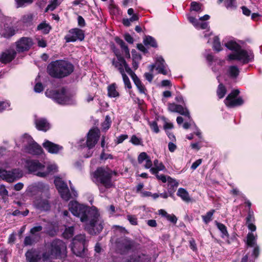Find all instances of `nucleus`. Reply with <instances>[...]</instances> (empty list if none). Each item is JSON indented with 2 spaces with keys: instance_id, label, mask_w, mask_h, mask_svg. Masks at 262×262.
I'll return each instance as SVG.
<instances>
[{
  "instance_id": "nucleus-28",
  "label": "nucleus",
  "mask_w": 262,
  "mask_h": 262,
  "mask_svg": "<svg viewBox=\"0 0 262 262\" xmlns=\"http://www.w3.org/2000/svg\"><path fill=\"white\" fill-rule=\"evenodd\" d=\"M31 191H38L40 192H43L45 191H47L49 190V186L41 182H37L34 183L31 186Z\"/></svg>"
},
{
  "instance_id": "nucleus-49",
  "label": "nucleus",
  "mask_w": 262,
  "mask_h": 262,
  "mask_svg": "<svg viewBox=\"0 0 262 262\" xmlns=\"http://www.w3.org/2000/svg\"><path fill=\"white\" fill-rule=\"evenodd\" d=\"M127 74H128L133 79L135 84H138L139 82H141L139 78L138 77L137 75L134 72L132 71L131 69V71H129Z\"/></svg>"
},
{
  "instance_id": "nucleus-16",
  "label": "nucleus",
  "mask_w": 262,
  "mask_h": 262,
  "mask_svg": "<svg viewBox=\"0 0 262 262\" xmlns=\"http://www.w3.org/2000/svg\"><path fill=\"white\" fill-rule=\"evenodd\" d=\"M16 51L19 52H23L28 51L33 45L31 38L23 37L16 42Z\"/></svg>"
},
{
  "instance_id": "nucleus-51",
  "label": "nucleus",
  "mask_w": 262,
  "mask_h": 262,
  "mask_svg": "<svg viewBox=\"0 0 262 262\" xmlns=\"http://www.w3.org/2000/svg\"><path fill=\"white\" fill-rule=\"evenodd\" d=\"M190 9L191 11L198 12L201 9V5L197 2H192L191 3Z\"/></svg>"
},
{
  "instance_id": "nucleus-64",
  "label": "nucleus",
  "mask_w": 262,
  "mask_h": 262,
  "mask_svg": "<svg viewBox=\"0 0 262 262\" xmlns=\"http://www.w3.org/2000/svg\"><path fill=\"white\" fill-rule=\"evenodd\" d=\"M202 162V160L201 159L197 160L192 163L191 166V169H192L193 170L196 169L198 168V167L201 165Z\"/></svg>"
},
{
  "instance_id": "nucleus-63",
  "label": "nucleus",
  "mask_w": 262,
  "mask_h": 262,
  "mask_svg": "<svg viewBox=\"0 0 262 262\" xmlns=\"http://www.w3.org/2000/svg\"><path fill=\"white\" fill-rule=\"evenodd\" d=\"M166 218L167 220L173 224H176L177 222V218L174 214H168Z\"/></svg>"
},
{
  "instance_id": "nucleus-15",
  "label": "nucleus",
  "mask_w": 262,
  "mask_h": 262,
  "mask_svg": "<svg viewBox=\"0 0 262 262\" xmlns=\"http://www.w3.org/2000/svg\"><path fill=\"white\" fill-rule=\"evenodd\" d=\"M100 138V130L97 128L90 129L87 134L86 147L89 149L94 148Z\"/></svg>"
},
{
  "instance_id": "nucleus-19",
  "label": "nucleus",
  "mask_w": 262,
  "mask_h": 262,
  "mask_svg": "<svg viewBox=\"0 0 262 262\" xmlns=\"http://www.w3.org/2000/svg\"><path fill=\"white\" fill-rule=\"evenodd\" d=\"M150 257L143 253H137L134 254L129 258H123L121 262H149Z\"/></svg>"
},
{
  "instance_id": "nucleus-18",
  "label": "nucleus",
  "mask_w": 262,
  "mask_h": 262,
  "mask_svg": "<svg viewBox=\"0 0 262 262\" xmlns=\"http://www.w3.org/2000/svg\"><path fill=\"white\" fill-rule=\"evenodd\" d=\"M84 34L81 29L75 28L69 31V34L65 37L66 42H74L77 40H82L84 39Z\"/></svg>"
},
{
  "instance_id": "nucleus-52",
  "label": "nucleus",
  "mask_w": 262,
  "mask_h": 262,
  "mask_svg": "<svg viewBox=\"0 0 262 262\" xmlns=\"http://www.w3.org/2000/svg\"><path fill=\"white\" fill-rule=\"evenodd\" d=\"M139 90L140 93L144 94L145 95H146V89L145 87V86L142 84V82H139L138 84H135Z\"/></svg>"
},
{
  "instance_id": "nucleus-13",
  "label": "nucleus",
  "mask_w": 262,
  "mask_h": 262,
  "mask_svg": "<svg viewBox=\"0 0 262 262\" xmlns=\"http://www.w3.org/2000/svg\"><path fill=\"white\" fill-rule=\"evenodd\" d=\"M239 91L238 90H233L224 100L225 104L229 107H234L242 105L244 100L241 97L237 98Z\"/></svg>"
},
{
  "instance_id": "nucleus-17",
  "label": "nucleus",
  "mask_w": 262,
  "mask_h": 262,
  "mask_svg": "<svg viewBox=\"0 0 262 262\" xmlns=\"http://www.w3.org/2000/svg\"><path fill=\"white\" fill-rule=\"evenodd\" d=\"M151 71L156 68L159 73L166 75L168 74L169 70L167 68V65L162 56H158L156 59L155 64L150 65Z\"/></svg>"
},
{
  "instance_id": "nucleus-60",
  "label": "nucleus",
  "mask_w": 262,
  "mask_h": 262,
  "mask_svg": "<svg viewBox=\"0 0 262 262\" xmlns=\"http://www.w3.org/2000/svg\"><path fill=\"white\" fill-rule=\"evenodd\" d=\"M127 220L129 223L133 225H137V219L134 215H128L127 216Z\"/></svg>"
},
{
  "instance_id": "nucleus-57",
  "label": "nucleus",
  "mask_w": 262,
  "mask_h": 262,
  "mask_svg": "<svg viewBox=\"0 0 262 262\" xmlns=\"http://www.w3.org/2000/svg\"><path fill=\"white\" fill-rule=\"evenodd\" d=\"M153 174H155L157 178V179L161 181H162L163 183H166L168 179V176H166L164 174H159V172H158L156 173H152Z\"/></svg>"
},
{
  "instance_id": "nucleus-9",
  "label": "nucleus",
  "mask_w": 262,
  "mask_h": 262,
  "mask_svg": "<svg viewBox=\"0 0 262 262\" xmlns=\"http://www.w3.org/2000/svg\"><path fill=\"white\" fill-rule=\"evenodd\" d=\"M66 246L64 243L59 239H55L50 244L48 252L42 254L43 260L50 258H57L60 256L62 250L64 249Z\"/></svg>"
},
{
  "instance_id": "nucleus-44",
  "label": "nucleus",
  "mask_w": 262,
  "mask_h": 262,
  "mask_svg": "<svg viewBox=\"0 0 262 262\" xmlns=\"http://www.w3.org/2000/svg\"><path fill=\"white\" fill-rule=\"evenodd\" d=\"M213 48L217 52H220L222 50L219 38L217 36H215L213 38Z\"/></svg>"
},
{
  "instance_id": "nucleus-4",
  "label": "nucleus",
  "mask_w": 262,
  "mask_h": 262,
  "mask_svg": "<svg viewBox=\"0 0 262 262\" xmlns=\"http://www.w3.org/2000/svg\"><path fill=\"white\" fill-rule=\"evenodd\" d=\"M45 94L59 104L69 105L75 103L74 94L65 88L57 90H47Z\"/></svg>"
},
{
  "instance_id": "nucleus-45",
  "label": "nucleus",
  "mask_w": 262,
  "mask_h": 262,
  "mask_svg": "<svg viewBox=\"0 0 262 262\" xmlns=\"http://www.w3.org/2000/svg\"><path fill=\"white\" fill-rule=\"evenodd\" d=\"M57 171V166L56 164H50L42 172H47V176L50 173H54Z\"/></svg>"
},
{
  "instance_id": "nucleus-35",
  "label": "nucleus",
  "mask_w": 262,
  "mask_h": 262,
  "mask_svg": "<svg viewBox=\"0 0 262 262\" xmlns=\"http://www.w3.org/2000/svg\"><path fill=\"white\" fill-rule=\"evenodd\" d=\"M145 46H150L151 47H157V42L154 38L151 36H146L143 40Z\"/></svg>"
},
{
  "instance_id": "nucleus-33",
  "label": "nucleus",
  "mask_w": 262,
  "mask_h": 262,
  "mask_svg": "<svg viewBox=\"0 0 262 262\" xmlns=\"http://www.w3.org/2000/svg\"><path fill=\"white\" fill-rule=\"evenodd\" d=\"M228 75L232 78H236L239 73V71L237 66H231L228 68Z\"/></svg>"
},
{
  "instance_id": "nucleus-30",
  "label": "nucleus",
  "mask_w": 262,
  "mask_h": 262,
  "mask_svg": "<svg viewBox=\"0 0 262 262\" xmlns=\"http://www.w3.org/2000/svg\"><path fill=\"white\" fill-rule=\"evenodd\" d=\"M116 42L119 45L124 52V56L126 58H130L129 50L128 47L125 45L124 41L118 37L115 38Z\"/></svg>"
},
{
  "instance_id": "nucleus-56",
  "label": "nucleus",
  "mask_w": 262,
  "mask_h": 262,
  "mask_svg": "<svg viewBox=\"0 0 262 262\" xmlns=\"http://www.w3.org/2000/svg\"><path fill=\"white\" fill-rule=\"evenodd\" d=\"M42 229V227L40 225H37L33 228H32L30 230V233L33 235H35L37 232H40Z\"/></svg>"
},
{
  "instance_id": "nucleus-7",
  "label": "nucleus",
  "mask_w": 262,
  "mask_h": 262,
  "mask_svg": "<svg viewBox=\"0 0 262 262\" xmlns=\"http://www.w3.org/2000/svg\"><path fill=\"white\" fill-rule=\"evenodd\" d=\"M73 254L77 256L84 257L86 256L88 249L84 234H79L74 237L70 245Z\"/></svg>"
},
{
  "instance_id": "nucleus-37",
  "label": "nucleus",
  "mask_w": 262,
  "mask_h": 262,
  "mask_svg": "<svg viewBox=\"0 0 262 262\" xmlns=\"http://www.w3.org/2000/svg\"><path fill=\"white\" fill-rule=\"evenodd\" d=\"M215 224L219 230L221 232L222 234L221 236L222 238H224L225 236H229V234L227 230V228L223 224L218 223L217 222L215 221Z\"/></svg>"
},
{
  "instance_id": "nucleus-21",
  "label": "nucleus",
  "mask_w": 262,
  "mask_h": 262,
  "mask_svg": "<svg viewBox=\"0 0 262 262\" xmlns=\"http://www.w3.org/2000/svg\"><path fill=\"white\" fill-rule=\"evenodd\" d=\"M168 109L170 112L178 113L182 115L187 117L190 118V113L186 107H184L181 105L176 104L174 103L168 104Z\"/></svg>"
},
{
  "instance_id": "nucleus-1",
  "label": "nucleus",
  "mask_w": 262,
  "mask_h": 262,
  "mask_svg": "<svg viewBox=\"0 0 262 262\" xmlns=\"http://www.w3.org/2000/svg\"><path fill=\"white\" fill-rule=\"evenodd\" d=\"M69 210L75 216L80 218L82 222H86L85 228L93 234L100 232L103 228V222L100 218L97 209L80 204L76 201H71L69 204Z\"/></svg>"
},
{
  "instance_id": "nucleus-54",
  "label": "nucleus",
  "mask_w": 262,
  "mask_h": 262,
  "mask_svg": "<svg viewBox=\"0 0 262 262\" xmlns=\"http://www.w3.org/2000/svg\"><path fill=\"white\" fill-rule=\"evenodd\" d=\"M17 8L23 7L26 4H31L32 0H15Z\"/></svg>"
},
{
  "instance_id": "nucleus-26",
  "label": "nucleus",
  "mask_w": 262,
  "mask_h": 262,
  "mask_svg": "<svg viewBox=\"0 0 262 262\" xmlns=\"http://www.w3.org/2000/svg\"><path fill=\"white\" fill-rule=\"evenodd\" d=\"M36 207L41 211H48L50 208V205L47 200H38L35 202Z\"/></svg>"
},
{
  "instance_id": "nucleus-11",
  "label": "nucleus",
  "mask_w": 262,
  "mask_h": 262,
  "mask_svg": "<svg viewBox=\"0 0 262 262\" xmlns=\"http://www.w3.org/2000/svg\"><path fill=\"white\" fill-rule=\"evenodd\" d=\"M25 166L30 172L33 173L39 177L45 178L47 177V172H42L45 169V166L38 160H26Z\"/></svg>"
},
{
  "instance_id": "nucleus-8",
  "label": "nucleus",
  "mask_w": 262,
  "mask_h": 262,
  "mask_svg": "<svg viewBox=\"0 0 262 262\" xmlns=\"http://www.w3.org/2000/svg\"><path fill=\"white\" fill-rule=\"evenodd\" d=\"M54 183L57 189L60 194L61 197L66 201H68L72 196L76 197L78 195L77 191L72 186L70 181L71 192H70L67 184L59 177H56L54 180Z\"/></svg>"
},
{
  "instance_id": "nucleus-62",
  "label": "nucleus",
  "mask_w": 262,
  "mask_h": 262,
  "mask_svg": "<svg viewBox=\"0 0 262 262\" xmlns=\"http://www.w3.org/2000/svg\"><path fill=\"white\" fill-rule=\"evenodd\" d=\"M33 243L34 240L31 236H28L25 238L24 243L25 246L31 245Z\"/></svg>"
},
{
  "instance_id": "nucleus-59",
  "label": "nucleus",
  "mask_w": 262,
  "mask_h": 262,
  "mask_svg": "<svg viewBox=\"0 0 262 262\" xmlns=\"http://www.w3.org/2000/svg\"><path fill=\"white\" fill-rule=\"evenodd\" d=\"M189 21L193 24V25L196 28H199L200 27V22L194 17L189 16L188 17Z\"/></svg>"
},
{
  "instance_id": "nucleus-10",
  "label": "nucleus",
  "mask_w": 262,
  "mask_h": 262,
  "mask_svg": "<svg viewBox=\"0 0 262 262\" xmlns=\"http://www.w3.org/2000/svg\"><path fill=\"white\" fill-rule=\"evenodd\" d=\"M117 247L122 253H125L130 251L134 252V253L135 251L141 253L138 251L140 248V245L134 241L125 237H121L118 239L117 241Z\"/></svg>"
},
{
  "instance_id": "nucleus-43",
  "label": "nucleus",
  "mask_w": 262,
  "mask_h": 262,
  "mask_svg": "<svg viewBox=\"0 0 262 262\" xmlns=\"http://www.w3.org/2000/svg\"><path fill=\"white\" fill-rule=\"evenodd\" d=\"M34 16L32 14H28L24 15L22 18L23 22L27 26H30L32 24Z\"/></svg>"
},
{
  "instance_id": "nucleus-40",
  "label": "nucleus",
  "mask_w": 262,
  "mask_h": 262,
  "mask_svg": "<svg viewBox=\"0 0 262 262\" xmlns=\"http://www.w3.org/2000/svg\"><path fill=\"white\" fill-rule=\"evenodd\" d=\"M215 212L214 209H212L210 211L207 212L206 215H202V217L203 222L206 224H208L212 220V216Z\"/></svg>"
},
{
  "instance_id": "nucleus-5",
  "label": "nucleus",
  "mask_w": 262,
  "mask_h": 262,
  "mask_svg": "<svg viewBox=\"0 0 262 262\" xmlns=\"http://www.w3.org/2000/svg\"><path fill=\"white\" fill-rule=\"evenodd\" d=\"M93 180L97 184H100L102 186L99 187L100 191L103 193L105 189H108L113 186L112 181V174L111 172L107 169L99 167L93 173Z\"/></svg>"
},
{
  "instance_id": "nucleus-39",
  "label": "nucleus",
  "mask_w": 262,
  "mask_h": 262,
  "mask_svg": "<svg viewBox=\"0 0 262 262\" xmlns=\"http://www.w3.org/2000/svg\"><path fill=\"white\" fill-rule=\"evenodd\" d=\"M256 237L252 233H249L247 235V244L250 247L256 246Z\"/></svg>"
},
{
  "instance_id": "nucleus-12",
  "label": "nucleus",
  "mask_w": 262,
  "mask_h": 262,
  "mask_svg": "<svg viewBox=\"0 0 262 262\" xmlns=\"http://www.w3.org/2000/svg\"><path fill=\"white\" fill-rule=\"evenodd\" d=\"M22 177V173L18 169L6 170L0 168V178L8 182H13Z\"/></svg>"
},
{
  "instance_id": "nucleus-24",
  "label": "nucleus",
  "mask_w": 262,
  "mask_h": 262,
  "mask_svg": "<svg viewBox=\"0 0 262 262\" xmlns=\"http://www.w3.org/2000/svg\"><path fill=\"white\" fill-rule=\"evenodd\" d=\"M246 220V225H247L248 229L251 231H255L256 229V227L254 224L255 222V217L254 212L251 209H249Z\"/></svg>"
},
{
  "instance_id": "nucleus-25",
  "label": "nucleus",
  "mask_w": 262,
  "mask_h": 262,
  "mask_svg": "<svg viewBox=\"0 0 262 262\" xmlns=\"http://www.w3.org/2000/svg\"><path fill=\"white\" fill-rule=\"evenodd\" d=\"M35 123L36 128L40 130L46 132L50 127V124L45 118H36Z\"/></svg>"
},
{
  "instance_id": "nucleus-47",
  "label": "nucleus",
  "mask_w": 262,
  "mask_h": 262,
  "mask_svg": "<svg viewBox=\"0 0 262 262\" xmlns=\"http://www.w3.org/2000/svg\"><path fill=\"white\" fill-rule=\"evenodd\" d=\"M111 123L112 121L111 117L108 115L106 116L105 118V120L102 124L103 129L105 130L108 129L111 126Z\"/></svg>"
},
{
  "instance_id": "nucleus-14",
  "label": "nucleus",
  "mask_w": 262,
  "mask_h": 262,
  "mask_svg": "<svg viewBox=\"0 0 262 262\" xmlns=\"http://www.w3.org/2000/svg\"><path fill=\"white\" fill-rule=\"evenodd\" d=\"M115 54L117 58H113L112 63L115 68L119 71V73L121 74H123L125 73V72L127 73L129 71H131V68L127 63L124 58L116 53Z\"/></svg>"
},
{
  "instance_id": "nucleus-6",
  "label": "nucleus",
  "mask_w": 262,
  "mask_h": 262,
  "mask_svg": "<svg viewBox=\"0 0 262 262\" xmlns=\"http://www.w3.org/2000/svg\"><path fill=\"white\" fill-rule=\"evenodd\" d=\"M16 144L18 146H21L25 152L33 155H39L42 152L41 147L28 134H24L19 141H16Z\"/></svg>"
},
{
  "instance_id": "nucleus-27",
  "label": "nucleus",
  "mask_w": 262,
  "mask_h": 262,
  "mask_svg": "<svg viewBox=\"0 0 262 262\" xmlns=\"http://www.w3.org/2000/svg\"><path fill=\"white\" fill-rule=\"evenodd\" d=\"M26 259L28 262H38L39 255L36 253V251L33 249L28 250L26 253Z\"/></svg>"
},
{
  "instance_id": "nucleus-3",
  "label": "nucleus",
  "mask_w": 262,
  "mask_h": 262,
  "mask_svg": "<svg viewBox=\"0 0 262 262\" xmlns=\"http://www.w3.org/2000/svg\"><path fill=\"white\" fill-rule=\"evenodd\" d=\"M74 71V66L70 62L64 60H57L51 62L47 67L49 74L54 78H61L71 74Z\"/></svg>"
},
{
  "instance_id": "nucleus-32",
  "label": "nucleus",
  "mask_w": 262,
  "mask_h": 262,
  "mask_svg": "<svg viewBox=\"0 0 262 262\" xmlns=\"http://www.w3.org/2000/svg\"><path fill=\"white\" fill-rule=\"evenodd\" d=\"M115 83L110 85L107 88L108 96L110 97L116 98L119 96V93L116 90Z\"/></svg>"
},
{
  "instance_id": "nucleus-36",
  "label": "nucleus",
  "mask_w": 262,
  "mask_h": 262,
  "mask_svg": "<svg viewBox=\"0 0 262 262\" xmlns=\"http://www.w3.org/2000/svg\"><path fill=\"white\" fill-rule=\"evenodd\" d=\"M224 6L228 10H235L237 8L236 1L225 0L224 2Z\"/></svg>"
},
{
  "instance_id": "nucleus-2",
  "label": "nucleus",
  "mask_w": 262,
  "mask_h": 262,
  "mask_svg": "<svg viewBox=\"0 0 262 262\" xmlns=\"http://www.w3.org/2000/svg\"><path fill=\"white\" fill-rule=\"evenodd\" d=\"M225 46L229 50L233 51L227 57L228 61L237 60L243 64H246L251 61L253 58V53L242 49L241 46L234 40L231 39L224 43Z\"/></svg>"
},
{
  "instance_id": "nucleus-31",
  "label": "nucleus",
  "mask_w": 262,
  "mask_h": 262,
  "mask_svg": "<svg viewBox=\"0 0 262 262\" xmlns=\"http://www.w3.org/2000/svg\"><path fill=\"white\" fill-rule=\"evenodd\" d=\"M177 194L184 202H189L191 200L188 191L184 188H179Z\"/></svg>"
},
{
  "instance_id": "nucleus-22",
  "label": "nucleus",
  "mask_w": 262,
  "mask_h": 262,
  "mask_svg": "<svg viewBox=\"0 0 262 262\" xmlns=\"http://www.w3.org/2000/svg\"><path fill=\"white\" fill-rule=\"evenodd\" d=\"M43 147L51 154H57L62 149V147L49 140H46L42 144Z\"/></svg>"
},
{
  "instance_id": "nucleus-34",
  "label": "nucleus",
  "mask_w": 262,
  "mask_h": 262,
  "mask_svg": "<svg viewBox=\"0 0 262 262\" xmlns=\"http://www.w3.org/2000/svg\"><path fill=\"white\" fill-rule=\"evenodd\" d=\"M37 29L38 30L41 31L43 34H47L50 31L51 27L49 24L42 22L38 25Z\"/></svg>"
},
{
  "instance_id": "nucleus-48",
  "label": "nucleus",
  "mask_w": 262,
  "mask_h": 262,
  "mask_svg": "<svg viewBox=\"0 0 262 262\" xmlns=\"http://www.w3.org/2000/svg\"><path fill=\"white\" fill-rule=\"evenodd\" d=\"M125 88L130 89L132 88V84L128 76L125 73L121 74Z\"/></svg>"
},
{
  "instance_id": "nucleus-23",
  "label": "nucleus",
  "mask_w": 262,
  "mask_h": 262,
  "mask_svg": "<svg viewBox=\"0 0 262 262\" xmlns=\"http://www.w3.org/2000/svg\"><path fill=\"white\" fill-rule=\"evenodd\" d=\"M16 52L13 49H10L3 52L0 56V61L6 63L12 61L15 57Z\"/></svg>"
},
{
  "instance_id": "nucleus-55",
  "label": "nucleus",
  "mask_w": 262,
  "mask_h": 262,
  "mask_svg": "<svg viewBox=\"0 0 262 262\" xmlns=\"http://www.w3.org/2000/svg\"><path fill=\"white\" fill-rule=\"evenodd\" d=\"M149 125L154 132L156 133H158L159 132V129L157 123L156 121L149 122Z\"/></svg>"
},
{
  "instance_id": "nucleus-50",
  "label": "nucleus",
  "mask_w": 262,
  "mask_h": 262,
  "mask_svg": "<svg viewBox=\"0 0 262 262\" xmlns=\"http://www.w3.org/2000/svg\"><path fill=\"white\" fill-rule=\"evenodd\" d=\"M149 156L145 152H141L138 157V162L139 164H142L144 161H145Z\"/></svg>"
},
{
  "instance_id": "nucleus-29",
  "label": "nucleus",
  "mask_w": 262,
  "mask_h": 262,
  "mask_svg": "<svg viewBox=\"0 0 262 262\" xmlns=\"http://www.w3.org/2000/svg\"><path fill=\"white\" fill-rule=\"evenodd\" d=\"M154 167L149 169L151 173H156L159 171H166L165 166L162 162H160L158 160L156 159L154 161Z\"/></svg>"
},
{
  "instance_id": "nucleus-46",
  "label": "nucleus",
  "mask_w": 262,
  "mask_h": 262,
  "mask_svg": "<svg viewBox=\"0 0 262 262\" xmlns=\"http://www.w3.org/2000/svg\"><path fill=\"white\" fill-rule=\"evenodd\" d=\"M60 4V3L58 0H53L48 5L47 10L53 11Z\"/></svg>"
},
{
  "instance_id": "nucleus-42",
  "label": "nucleus",
  "mask_w": 262,
  "mask_h": 262,
  "mask_svg": "<svg viewBox=\"0 0 262 262\" xmlns=\"http://www.w3.org/2000/svg\"><path fill=\"white\" fill-rule=\"evenodd\" d=\"M15 33V30L12 27H7L3 32V36L5 38H9L14 35Z\"/></svg>"
},
{
  "instance_id": "nucleus-53",
  "label": "nucleus",
  "mask_w": 262,
  "mask_h": 262,
  "mask_svg": "<svg viewBox=\"0 0 262 262\" xmlns=\"http://www.w3.org/2000/svg\"><path fill=\"white\" fill-rule=\"evenodd\" d=\"M130 142L135 145H139L142 144L141 139L137 137L136 135L132 136L130 139Z\"/></svg>"
},
{
  "instance_id": "nucleus-38",
  "label": "nucleus",
  "mask_w": 262,
  "mask_h": 262,
  "mask_svg": "<svg viewBox=\"0 0 262 262\" xmlns=\"http://www.w3.org/2000/svg\"><path fill=\"white\" fill-rule=\"evenodd\" d=\"M216 93L220 99L223 98L226 94V89L222 83L218 85Z\"/></svg>"
},
{
  "instance_id": "nucleus-20",
  "label": "nucleus",
  "mask_w": 262,
  "mask_h": 262,
  "mask_svg": "<svg viewBox=\"0 0 262 262\" xmlns=\"http://www.w3.org/2000/svg\"><path fill=\"white\" fill-rule=\"evenodd\" d=\"M206 58L207 61L210 62V65L212 66V71L215 74L219 73L221 67L225 63V60L219 59L214 60L213 56L209 54L206 55Z\"/></svg>"
},
{
  "instance_id": "nucleus-58",
  "label": "nucleus",
  "mask_w": 262,
  "mask_h": 262,
  "mask_svg": "<svg viewBox=\"0 0 262 262\" xmlns=\"http://www.w3.org/2000/svg\"><path fill=\"white\" fill-rule=\"evenodd\" d=\"M167 182L172 187H177L179 185L178 182L175 179L171 178L169 176H168Z\"/></svg>"
},
{
  "instance_id": "nucleus-41",
  "label": "nucleus",
  "mask_w": 262,
  "mask_h": 262,
  "mask_svg": "<svg viewBox=\"0 0 262 262\" xmlns=\"http://www.w3.org/2000/svg\"><path fill=\"white\" fill-rule=\"evenodd\" d=\"M74 228L73 226L66 228L64 232L63 233V236L64 238L68 239L72 237L74 235Z\"/></svg>"
},
{
  "instance_id": "nucleus-61",
  "label": "nucleus",
  "mask_w": 262,
  "mask_h": 262,
  "mask_svg": "<svg viewBox=\"0 0 262 262\" xmlns=\"http://www.w3.org/2000/svg\"><path fill=\"white\" fill-rule=\"evenodd\" d=\"M34 91L36 93H40L43 90V86L40 82H37L34 86Z\"/></svg>"
}]
</instances>
